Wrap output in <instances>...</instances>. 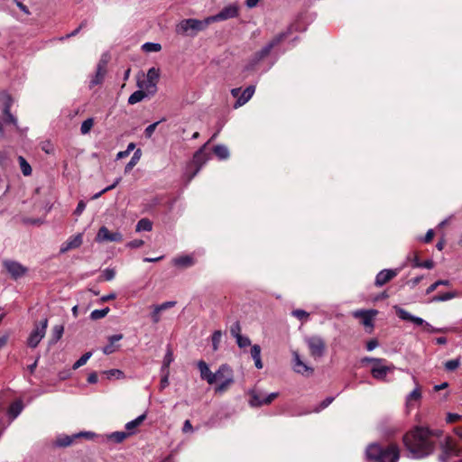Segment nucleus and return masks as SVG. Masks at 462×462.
<instances>
[{
  "instance_id": "473e14b6",
  "label": "nucleus",
  "mask_w": 462,
  "mask_h": 462,
  "mask_svg": "<svg viewBox=\"0 0 462 462\" xmlns=\"http://www.w3.org/2000/svg\"><path fill=\"white\" fill-rule=\"evenodd\" d=\"M142 156V151L140 149H137L129 162L125 167V172L128 173L130 172L133 168L138 163Z\"/></svg>"
},
{
  "instance_id": "f257e3e1",
  "label": "nucleus",
  "mask_w": 462,
  "mask_h": 462,
  "mask_svg": "<svg viewBox=\"0 0 462 462\" xmlns=\"http://www.w3.org/2000/svg\"><path fill=\"white\" fill-rule=\"evenodd\" d=\"M438 432L428 428L416 427L403 436V444L408 451V457L412 459H421L433 453L436 447Z\"/></svg>"
},
{
  "instance_id": "c9c22d12",
  "label": "nucleus",
  "mask_w": 462,
  "mask_h": 462,
  "mask_svg": "<svg viewBox=\"0 0 462 462\" xmlns=\"http://www.w3.org/2000/svg\"><path fill=\"white\" fill-rule=\"evenodd\" d=\"M214 153L220 160H225L229 157V151L226 146L218 144L214 147Z\"/></svg>"
},
{
  "instance_id": "ea45409f",
  "label": "nucleus",
  "mask_w": 462,
  "mask_h": 462,
  "mask_svg": "<svg viewBox=\"0 0 462 462\" xmlns=\"http://www.w3.org/2000/svg\"><path fill=\"white\" fill-rule=\"evenodd\" d=\"M457 296H461V295L459 293H457V291H448L442 295H437V296L433 297L432 300L433 301H447V300L454 299Z\"/></svg>"
},
{
  "instance_id": "8fccbe9b",
  "label": "nucleus",
  "mask_w": 462,
  "mask_h": 462,
  "mask_svg": "<svg viewBox=\"0 0 462 462\" xmlns=\"http://www.w3.org/2000/svg\"><path fill=\"white\" fill-rule=\"evenodd\" d=\"M460 365L458 358L448 360L445 363L444 366L447 371H454Z\"/></svg>"
},
{
  "instance_id": "4d7b16f0",
  "label": "nucleus",
  "mask_w": 462,
  "mask_h": 462,
  "mask_svg": "<svg viewBox=\"0 0 462 462\" xmlns=\"http://www.w3.org/2000/svg\"><path fill=\"white\" fill-rule=\"evenodd\" d=\"M251 356L254 360L261 357V347L259 345H254L251 348Z\"/></svg>"
},
{
  "instance_id": "ddd939ff",
  "label": "nucleus",
  "mask_w": 462,
  "mask_h": 462,
  "mask_svg": "<svg viewBox=\"0 0 462 462\" xmlns=\"http://www.w3.org/2000/svg\"><path fill=\"white\" fill-rule=\"evenodd\" d=\"M393 368V365H385V360L383 359L374 360V365L371 368V374L374 379L383 381Z\"/></svg>"
},
{
  "instance_id": "774afa93",
  "label": "nucleus",
  "mask_w": 462,
  "mask_h": 462,
  "mask_svg": "<svg viewBox=\"0 0 462 462\" xmlns=\"http://www.w3.org/2000/svg\"><path fill=\"white\" fill-rule=\"evenodd\" d=\"M86 208V204L84 201H79L78 203V206L74 211V214L77 215V216H79L82 214V212L85 210Z\"/></svg>"
},
{
  "instance_id": "09e8293b",
  "label": "nucleus",
  "mask_w": 462,
  "mask_h": 462,
  "mask_svg": "<svg viewBox=\"0 0 462 462\" xmlns=\"http://www.w3.org/2000/svg\"><path fill=\"white\" fill-rule=\"evenodd\" d=\"M439 285H445V286H448L449 285V281L448 280H439L437 281L436 282H434L433 284H431L427 290H426V293L427 294H430L431 292H433L438 287H439Z\"/></svg>"
},
{
  "instance_id": "2eb2a0df",
  "label": "nucleus",
  "mask_w": 462,
  "mask_h": 462,
  "mask_svg": "<svg viewBox=\"0 0 462 462\" xmlns=\"http://www.w3.org/2000/svg\"><path fill=\"white\" fill-rule=\"evenodd\" d=\"M412 380L415 383V388L405 398V406L408 411L412 410L420 402L422 397L421 387L418 383L416 377L413 376Z\"/></svg>"
},
{
  "instance_id": "1a4fd4ad",
  "label": "nucleus",
  "mask_w": 462,
  "mask_h": 462,
  "mask_svg": "<svg viewBox=\"0 0 462 462\" xmlns=\"http://www.w3.org/2000/svg\"><path fill=\"white\" fill-rule=\"evenodd\" d=\"M441 455L439 459L440 462H448L451 457L462 456V448L458 447L450 437H447L440 444Z\"/></svg>"
},
{
  "instance_id": "6e6552de",
  "label": "nucleus",
  "mask_w": 462,
  "mask_h": 462,
  "mask_svg": "<svg viewBox=\"0 0 462 462\" xmlns=\"http://www.w3.org/2000/svg\"><path fill=\"white\" fill-rule=\"evenodd\" d=\"M160 69L157 68H151L148 69L146 77L143 79L137 80V87L146 91L148 95H154L157 92V84L160 79Z\"/></svg>"
},
{
  "instance_id": "338daca9",
  "label": "nucleus",
  "mask_w": 462,
  "mask_h": 462,
  "mask_svg": "<svg viewBox=\"0 0 462 462\" xmlns=\"http://www.w3.org/2000/svg\"><path fill=\"white\" fill-rule=\"evenodd\" d=\"M116 273L112 269H106L104 271V277L106 281H111L115 278Z\"/></svg>"
},
{
  "instance_id": "b1692460",
  "label": "nucleus",
  "mask_w": 462,
  "mask_h": 462,
  "mask_svg": "<svg viewBox=\"0 0 462 462\" xmlns=\"http://www.w3.org/2000/svg\"><path fill=\"white\" fill-rule=\"evenodd\" d=\"M254 91L255 87L254 85L248 86L242 93H240V96L234 104V108L236 109L246 104L254 94Z\"/></svg>"
},
{
  "instance_id": "6e6d98bb",
  "label": "nucleus",
  "mask_w": 462,
  "mask_h": 462,
  "mask_svg": "<svg viewBox=\"0 0 462 462\" xmlns=\"http://www.w3.org/2000/svg\"><path fill=\"white\" fill-rule=\"evenodd\" d=\"M161 313L162 311L159 310V308L157 305L153 306V310L151 313V319L153 323H158L161 320Z\"/></svg>"
},
{
  "instance_id": "6ab92c4d",
  "label": "nucleus",
  "mask_w": 462,
  "mask_h": 462,
  "mask_svg": "<svg viewBox=\"0 0 462 462\" xmlns=\"http://www.w3.org/2000/svg\"><path fill=\"white\" fill-rule=\"evenodd\" d=\"M393 309L395 310V312L398 315V317L402 320L411 321L417 326H424L426 322L423 319L411 314L410 312H408L407 310L399 306H394Z\"/></svg>"
},
{
  "instance_id": "69168bd1",
  "label": "nucleus",
  "mask_w": 462,
  "mask_h": 462,
  "mask_svg": "<svg viewBox=\"0 0 462 462\" xmlns=\"http://www.w3.org/2000/svg\"><path fill=\"white\" fill-rule=\"evenodd\" d=\"M462 418L461 415L457 413H448L447 415V422L453 423Z\"/></svg>"
},
{
  "instance_id": "bb28decb",
  "label": "nucleus",
  "mask_w": 462,
  "mask_h": 462,
  "mask_svg": "<svg viewBox=\"0 0 462 462\" xmlns=\"http://www.w3.org/2000/svg\"><path fill=\"white\" fill-rule=\"evenodd\" d=\"M172 263L177 267L188 268L192 266L195 263V261L191 255H181L175 257L172 260Z\"/></svg>"
},
{
  "instance_id": "7ed1b4c3",
  "label": "nucleus",
  "mask_w": 462,
  "mask_h": 462,
  "mask_svg": "<svg viewBox=\"0 0 462 462\" xmlns=\"http://www.w3.org/2000/svg\"><path fill=\"white\" fill-rule=\"evenodd\" d=\"M210 24L208 17L203 20L188 18L181 20L176 25L175 31L179 35L194 38L199 32L205 31Z\"/></svg>"
},
{
  "instance_id": "a211bd4d",
  "label": "nucleus",
  "mask_w": 462,
  "mask_h": 462,
  "mask_svg": "<svg viewBox=\"0 0 462 462\" xmlns=\"http://www.w3.org/2000/svg\"><path fill=\"white\" fill-rule=\"evenodd\" d=\"M278 396V393H272L269 394H265L262 392H253L252 399L250 401V404L252 406H261L263 404L271 403L276 397Z\"/></svg>"
},
{
  "instance_id": "7c9ffc66",
  "label": "nucleus",
  "mask_w": 462,
  "mask_h": 462,
  "mask_svg": "<svg viewBox=\"0 0 462 462\" xmlns=\"http://www.w3.org/2000/svg\"><path fill=\"white\" fill-rule=\"evenodd\" d=\"M10 98L7 97L6 101L5 102V105H4V109H3V113H4V121L5 123L6 124H12L14 125H17V120L16 118L10 113Z\"/></svg>"
},
{
  "instance_id": "a878e982",
  "label": "nucleus",
  "mask_w": 462,
  "mask_h": 462,
  "mask_svg": "<svg viewBox=\"0 0 462 462\" xmlns=\"http://www.w3.org/2000/svg\"><path fill=\"white\" fill-rule=\"evenodd\" d=\"M77 439L76 434L73 435H59L53 442V446L57 448H66L70 446Z\"/></svg>"
},
{
  "instance_id": "bf43d9fd",
  "label": "nucleus",
  "mask_w": 462,
  "mask_h": 462,
  "mask_svg": "<svg viewBox=\"0 0 462 462\" xmlns=\"http://www.w3.org/2000/svg\"><path fill=\"white\" fill-rule=\"evenodd\" d=\"M162 376L160 383V390H163L169 385V371L162 373Z\"/></svg>"
},
{
  "instance_id": "423d86ee",
  "label": "nucleus",
  "mask_w": 462,
  "mask_h": 462,
  "mask_svg": "<svg viewBox=\"0 0 462 462\" xmlns=\"http://www.w3.org/2000/svg\"><path fill=\"white\" fill-rule=\"evenodd\" d=\"M289 33L290 30L279 32L273 36L264 46H263L253 55L252 59L250 60V66L252 68L254 67L267 56H269L272 51L287 38Z\"/></svg>"
},
{
  "instance_id": "4468645a",
  "label": "nucleus",
  "mask_w": 462,
  "mask_h": 462,
  "mask_svg": "<svg viewBox=\"0 0 462 462\" xmlns=\"http://www.w3.org/2000/svg\"><path fill=\"white\" fill-rule=\"evenodd\" d=\"M122 240H123L122 233H120L118 231L110 232L106 226H101L98 229V232L96 236V241L97 243L121 242Z\"/></svg>"
},
{
  "instance_id": "0eeeda50",
  "label": "nucleus",
  "mask_w": 462,
  "mask_h": 462,
  "mask_svg": "<svg viewBox=\"0 0 462 462\" xmlns=\"http://www.w3.org/2000/svg\"><path fill=\"white\" fill-rule=\"evenodd\" d=\"M214 376L216 378V383H219L215 387V392L217 393H222L226 392L235 382L234 371L227 364L221 365L214 373Z\"/></svg>"
},
{
  "instance_id": "4c0bfd02",
  "label": "nucleus",
  "mask_w": 462,
  "mask_h": 462,
  "mask_svg": "<svg viewBox=\"0 0 462 462\" xmlns=\"http://www.w3.org/2000/svg\"><path fill=\"white\" fill-rule=\"evenodd\" d=\"M222 332L221 330H215L211 336L212 341V349L213 351H217L219 348L220 342L222 340Z\"/></svg>"
},
{
  "instance_id": "052dcab7",
  "label": "nucleus",
  "mask_w": 462,
  "mask_h": 462,
  "mask_svg": "<svg viewBox=\"0 0 462 462\" xmlns=\"http://www.w3.org/2000/svg\"><path fill=\"white\" fill-rule=\"evenodd\" d=\"M409 259L412 260V267L419 268L420 267V261L419 259L418 254L416 252L411 253L409 256Z\"/></svg>"
},
{
  "instance_id": "f3484780",
  "label": "nucleus",
  "mask_w": 462,
  "mask_h": 462,
  "mask_svg": "<svg viewBox=\"0 0 462 462\" xmlns=\"http://www.w3.org/2000/svg\"><path fill=\"white\" fill-rule=\"evenodd\" d=\"M4 266L12 278L15 280L23 277L27 272V268L16 261L5 260L4 261Z\"/></svg>"
},
{
  "instance_id": "5fc2aeb1",
  "label": "nucleus",
  "mask_w": 462,
  "mask_h": 462,
  "mask_svg": "<svg viewBox=\"0 0 462 462\" xmlns=\"http://www.w3.org/2000/svg\"><path fill=\"white\" fill-rule=\"evenodd\" d=\"M162 120L161 121H158V122H155L153 124H151L150 125H148L145 130H144V134L147 138H150L152 134L154 133L157 125L162 122Z\"/></svg>"
},
{
  "instance_id": "603ef678",
  "label": "nucleus",
  "mask_w": 462,
  "mask_h": 462,
  "mask_svg": "<svg viewBox=\"0 0 462 462\" xmlns=\"http://www.w3.org/2000/svg\"><path fill=\"white\" fill-rule=\"evenodd\" d=\"M334 401L333 397H327L325 400H323L319 406H317L313 411L314 412H319L325 408H327L332 402Z\"/></svg>"
},
{
  "instance_id": "c85d7f7f",
  "label": "nucleus",
  "mask_w": 462,
  "mask_h": 462,
  "mask_svg": "<svg viewBox=\"0 0 462 462\" xmlns=\"http://www.w3.org/2000/svg\"><path fill=\"white\" fill-rule=\"evenodd\" d=\"M123 338L122 334H116L108 337L109 344L103 347V353L105 355H110L116 350L115 343L120 341Z\"/></svg>"
},
{
  "instance_id": "e2e57ef3",
  "label": "nucleus",
  "mask_w": 462,
  "mask_h": 462,
  "mask_svg": "<svg viewBox=\"0 0 462 462\" xmlns=\"http://www.w3.org/2000/svg\"><path fill=\"white\" fill-rule=\"evenodd\" d=\"M175 305H176V301L171 300V301H165L162 304H159V305H157V307L159 308V310L163 311L170 308L174 307Z\"/></svg>"
},
{
  "instance_id": "e433bc0d",
  "label": "nucleus",
  "mask_w": 462,
  "mask_h": 462,
  "mask_svg": "<svg viewBox=\"0 0 462 462\" xmlns=\"http://www.w3.org/2000/svg\"><path fill=\"white\" fill-rule=\"evenodd\" d=\"M172 362H173V353H172V350L170 347H168L166 354L164 356L163 361H162V369H161L162 373L168 371V368Z\"/></svg>"
},
{
  "instance_id": "c756f323",
  "label": "nucleus",
  "mask_w": 462,
  "mask_h": 462,
  "mask_svg": "<svg viewBox=\"0 0 462 462\" xmlns=\"http://www.w3.org/2000/svg\"><path fill=\"white\" fill-rule=\"evenodd\" d=\"M145 418H146V413H143V414H141L140 416H138L137 418H135L134 420L128 421L125 424V430H127L126 433L128 434V436H130L131 434H133L134 432V430L143 423V421L145 420Z\"/></svg>"
},
{
  "instance_id": "f8f14e48",
  "label": "nucleus",
  "mask_w": 462,
  "mask_h": 462,
  "mask_svg": "<svg viewBox=\"0 0 462 462\" xmlns=\"http://www.w3.org/2000/svg\"><path fill=\"white\" fill-rule=\"evenodd\" d=\"M238 15V6L232 4L225 6L219 13L215 15L208 16L210 23L235 18Z\"/></svg>"
},
{
  "instance_id": "49530a36",
  "label": "nucleus",
  "mask_w": 462,
  "mask_h": 462,
  "mask_svg": "<svg viewBox=\"0 0 462 462\" xmlns=\"http://www.w3.org/2000/svg\"><path fill=\"white\" fill-rule=\"evenodd\" d=\"M94 120L93 118H88L85 121L82 122L80 126V132L82 134H87L90 132L91 128L93 127Z\"/></svg>"
},
{
  "instance_id": "0e129e2a",
  "label": "nucleus",
  "mask_w": 462,
  "mask_h": 462,
  "mask_svg": "<svg viewBox=\"0 0 462 462\" xmlns=\"http://www.w3.org/2000/svg\"><path fill=\"white\" fill-rule=\"evenodd\" d=\"M422 327H423V330L428 332V333H436V332H440L441 331L440 328H436L432 327L427 321L425 322L424 326H422Z\"/></svg>"
},
{
  "instance_id": "79ce46f5",
  "label": "nucleus",
  "mask_w": 462,
  "mask_h": 462,
  "mask_svg": "<svg viewBox=\"0 0 462 462\" xmlns=\"http://www.w3.org/2000/svg\"><path fill=\"white\" fill-rule=\"evenodd\" d=\"M92 356V352H87L85 353L79 360H77L74 365H72V368L74 370L79 369V367L86 365V363L89 360V358Z\"/></svg>"
},
{
  "instance_id": "4be33fe9",
  "label": "nucleus",
  "mask_w": 462,
  "mask_h": 462,
  "mask_svg": "<svg viewBox=\"0 0 462 462\" xmlns=\"http://www.w3.org/2000/svg\"><path fill=\"white\" fill-rule=\"evenodd\" d=\"M293 356V370L300 374H310L313 369L307 365L301 359L298 352L294 351Z\"/></svg>"
},
{
  "instance_id": "cd10ccee",
  "label": "nucleus",
  "mask_w": 462,
  "mask_h": 462,
  "mask_svg": "<svg viewBox=\"0 0 462 462\" xmlns=\"http://www.w3.org/2000/svg\"><path fill=\"white\" fill-rule=\"evenodd\" d=\"M105 74H106L105 66L102 64H98V66L97 68L96 74L93 76V78L91 79V80L89 82V87L93 88L97 85L101 84L104 80Z\"/></svg>"
},
{
  "instance_id": "a19ab883",
  "label": "nucleus",
  "mask_w": 462,
  "mask_h": 462,
  "mask_svg": "<svg viewBox=\"0 0 462 462\" xmlns=\"http://www.w3.org/2000/svg\"><path fill=\"white\" fill-rule=\"evenodd\" d=\"M142 49L146 52H158L162 50V46L156 42H145L143 44Z\"/></svg>"
},
{
  "instance_id": "20e7f679",
  "label": "nucleus",
  "mask_w": 462,
  "mask_h": 462,
  "mask_svg": "<svg viewBox=\"0 0 462 462\" xmlns=\"http://www.w3.org/2000/svg\"><path fill=\"white\" fill-rule=\"evenodd\" d=\"M289 33L290 30L279 32L273 36L264 46H263L253 55L252 59L250 60V66L252 68L254 67L267 56H269L272 51L287 38Z\"/></svg>"
},
{
  "instance_id": "39448f33",
  "label": "nucleus",
  "mask_w": 462,
  "mask_h": 462,
  "mask_svg": "<svg viewBox=\"0 0 462 462\" xmlns=\"http://www.w3.org/2000/svg\"><path fill=\"white\" fill-rule=\"evenodd\" d=\"M289 33L290 30L279 32L273 36L264 46H263L253 55L252 59L250 60V66L252 68L254 67L267 56H269L272 51L287 38Z\"/></svg>"
},
{
  "instance_id": "c03bdc74",
  "label": "nucleus",
  "mask_w": 462,
  "mask_h": 462,
  "mask_svg": "<svg viewBox=\"0 0 462 462\" xmlns=\"http://www.w3.org/2000/svg\"><path fill=\"white\" fill-rule=\"evenodd\" d=\"M106 374L107 379L116 378V379H124L125 373L119 369H110L104 372Z\"/></svg>"
},
{
  "instance_id": "393cba45",
  "label": "nucleus",
  "mask_w": 462,
  "mask_h": 462,
  "mask_svg": "<svg viewBox=\"0 0 462 462\" xmlns=\"http://www.w3.org/2000/svg\"><path fill=\"white\" fill-rule=\"evenodd\" d=\"M396 274H397V273L393 270H390V269L382 270L381 272H379L377 273V275L375 277L374 284L377 287H381V286L384 285L386 282H388L389 281H391Z\"/></svg>"
},
{
  "instance_id": "864d4df0",
  "label": "nucleus",
  "mask_w": 462,
  "mask_h": 462,
  "mask_svg": "<svg viewBox=\"0 0 462 462\" xmlns=\"http://www.w3.org/2000/svg\"><path fill=\"white\" fill-rule=\"evenodd\" d=\"M239 347L244 348L251 345V340L248 337L239 336L236 339Z\"/></svg>"
},
{
  "instance_id": "2f4dec72",
  "label": "nucleus",
  "mask_w": 462,
  "mask_h": 462,
  "mask_svg": "<svg viewBox=\"0 0 462 462\" xmlns=\"http://www.w3.org/2000/svg\"><path fill=\"white\" fill-rule=\"evenodd\" d=\"M23 402L21 401H16L14 402H13L11 404V406L9 407L8 415L11 417V420H13L20 415V413L23 411Z\"/></svg>"
},
{
  "instance_id": "a18cd8bd",
  "label": "nucleus",
  "mask_w": 462,
  "mask_h": 462,
  "mask_svg": "<svg viewBox=\"0 0 462 462\" xmlns=\"http://www.w3.org/2000/svg\"><path fill=\"white\" fill-rule=\"evenodd\" d=\"M128 437V434L125 431H116L109 435V439L114 440L116 443H121Z\"/></svg>"
},
{
  "instance_id": "f03ea898",
  "label": "nucleus",
  "mask_w": 462,
  "mask_h": 462,
  "mask_svg": "<svg viewBox=\"0 0 462 462\" xmlns=\"http://www.w3.org/2000/svg\"><path fill=\"white\" fill-rule=\"evenodd\" d=\"M365 458L369 462H398L400 449L396 445L383 448L378 443H371L365 449Z\"/></svg>"
},
{
  "instance_id": "72a5a7b5",
  "label": "nucleus",
  "mask_w": 462,
  "mask_h": 462,
  "mask_svg": "<svg viewBox=\"0 0 462 462\" xmlns=\"http://www.w3.org/2000/svg\"><path fill=\"white\" fill-rule=\"evenodd\" d=\"M148 94L146 93V91H144L143 89H139V90H136L134 91L128 98V103L130 105H134L138 102H141L142 100L144 99V97L147 96Z\"/></svg>"
},
{
  "instance_id": "5701e85b",
  "label": "nucleus",
  "mask_w": 462,
  "mask_h": 462,
  "mask_svg": "<svg viewBox=\"0 0 462 462\" xmlns=\"http://www.w3.org/2000/svg\"><path fill=\"white\" fill-rule=\"evenodd\" d=\"M204 145L202 148H200L193 156V163L198 166L197 170L194 171V173L191 175L189 180H190L200 170L202 165L208 160L209 156L205 152Z\"/></svg>"
},
{
  "instance_id": "37998d69",
  "label": "nucleus",
  "mask_w": 462,
  "mask_h": 462,
  "mask_svg": "<svg viewBox=\"0 0 462 462\" xmlns=\"http://www.w3.org/2000/svg\"><path fill=\"white\" fill-rule=\"evenodd\" d=\"M108 312H109V308L108 307L104 308L102 310H94L90 313V318L93 320L100 319L102 318H105L107 315Z\"/></svg>"
},
{
  "instance_id": "680f3d73",
  "label": "nucleus",
  "mask_w": 462,
  "mask_h": 462,
  "mask_svg": "<svg viewBox=\"0 0 462 462\" xmlns=\"http://www.w3.org/2000/svg\"><path fill=\"white\" fill-rule=\"evenodd\" d=\"M144 244L143 240L142 239H134L133 241H130L126 244V246L128 248H139L143 246Z\"/></svg>"
},
{
  "instance_id": "dca6fc26",
  "label": "nucleus",
  "mask_w": 462,
  "mask_h": 462,
  "mask_svg": "<svg viewBox=\"0 0 462 462\" xmlns=\"http://www.w3.org/2000/svg\"><path fill=\"white\" fill-rule=\"evenodd\" d=\"M378 311L376 310H356L352 312V315L356 319H360L361 323L367 328H373L374 318L377 315Z\"/></svg>"
},
{
  "instance_id": "de8ad7c7",
  "label": "nucleus",
  "mask_w": 462,
  "mask_h": 462,
  "mask_svg": "<svg viewBox=\"0 0 462 462\" xmlns=\"http://www.w3.org/2000/svg\"><path fill=\"white\" fill-rule=\"evenodd\" d=\"M291 315L302 322L308 320L310 314L303 310H295L291 312Z\"/></svg>"
},
{
  "instance_id": "13d9d810",
  "label": "nucleus",
  "mask_w": 462,
  "mask_h": 462,
  "mask_svg": "<svg viewBox=\"0 0 462 462\" xmlns=\"http://www.w3.org/2000/svg\"><path fill=\"white\" fill-rule=\"evenodd\" d=\"M240 331L241 328L238 322H236L235 324L232 325L230 328V333L236 339L237 338V337L241 336Z\"/></svg>"
},
{
  "instance_id": "3c124183",
  "label": "nucleus",
  "mask_w": 462,
  "mask_h": 462,
  "mask_svg": "<svg viewBox=\"0 0 462 462\" xmlns=\"http://www.w3.org/2000/svg\"><path fill=\"white\" fill-rule=\"evenodd\" d=\"M120 180H121V178H117L112 185H110V186H108V187H106V188L103 189L101 191H99V192H97V194H95V195L93 196V198H92V199H98L101 195H103L104 193L107 192L108 190H111V189H115V188L118 185V183L120 182Z\"/></svg>"
},
{
  "instance_id": "412c9836",
  "label": "nucleus",
  "mask_w": 462,
  "mask_h": 462,
  "mask_svg": "<svg viewBox=\"0 0 462 462\" xmlns=\"http://www.w3.org/2000/svg\"><path fill=\"white\" fill-rule=\"evenodd\" d=\"M198 369L199 370L200 378L204 381H206L208 384L212 385L216 383V378L214 376V373H212L208 365V364L203 361L199 360L197 363Z\"/></svg>"
},
{
  "instance_id": "aec40b11",
  "label": "nucleus",
  "mask_w": 462,
  "mask_h": 462,
  "mask_svg": "<svg viewBox=\"0 0 462 462\" xmlns=\"http://www.w3.org/2000/svg\"><path fill=\"white\" fill-rule=\"evenodd\" d=\"M83 242V235L81 233L77 234L76 236H70L67 241H65L60 249L61 254H64L69 250L79 248Z\"/></svg>"
},
{
  "instance_id": "58836bf2",
  "label": "nucleus",
  "mask_w": 462,
  "mask_h": 462,
  "mask_svg": "<svg viewBox=\"0 0 462 462\" xmlns=\"http://www.w3.org/2000/svg\"><path fill=\"white\" fill-rule=\"evenodd\" d=\"M18 162H19V165H20L23 174L24 176L31 175L32 174V167L28 163V162L23 156L18 157Z\"/></svg>"
},
{
  "instance_id": "f704fd0d",
  "label": "nucleus",
  "mask_w": 462,
  "mask_h": 462,
  "mask_svg": "<svg viewBox=\"0 0 462 462\" xmlns=\"http://www.w3.org/2000/svg\"><path fill=\"white\" fill-rule=\"evenodd\" d=\"M152 229V223L148 218H142L140 219L135 226L136 232H142V231H151Z\"/></svg>"
},
{
  "instance_id": "9b49d317",
  "label": "nucleus",
  "mask_w": 462,
  "mask_h": 462,
  "mask_svg": "<svg viewBox=\"0 0 462 462\" xmlns=\"http://www.w3.org/2000/svg\"><path fill=\"white\" fill-rule=\"evenodd\" d=\"M48 326V319H44L36 328L32 331L28 337V346L30 347H36L41 340L44 337L46 328Z\"/></svg>"
},
{
  "instance_id": "9d476101",
  "label": "nucleus",
  "mask_w": 462,
  "mask_h": 462,
  "mask_svg": "<svg viewBox=\"0 0 462 462\" xmlns=\"http://www.w3.org/2000/svg\"><path fill=\"white\" fill-rule=\"evenodd\" d=\"M305 342L310 349V355L315 358L323 356L326 345L323 338L319 336H311L305 338Z\"/></svg>"
}]
</instances>
